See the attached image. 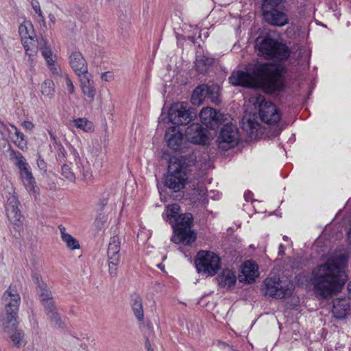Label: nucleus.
<instances>
[{
    "mask_svg": "<svg viewBox=\"0 0 351 351\" xmlns=\"http://www.w3.org/2000/svg\"><path fill=\"white\" fill-rule=\"evenodd\" d=\"M282 71V67L275 64H258L251 74L242 71H233L228 80L233 86L261 88L267 93H274L283 88Z\"/></svg>",
    "mask_w": 351,
    "mask_h": 351,
    "instance_id": "f257e3e1",
    "label": "nucleus"
},
{
    "mask_svg": "<svg viewBox=\"0 0 351 351\" xmlns=\"http://www.w3.org/2000/svg\"><path fill=\"white\" fill-rule=\"evenodd\" d=\"M347 264V256L340 254L317 266L312 272L315 292L322 298H326L339 291L346 282Z\"/></svg>",
    "mask_w": 351,
    "mask_h": 351,
    "instance_id": "f03ea898",
    "label": "nucleus"
},
{
    "mask_svg": "<svg viewBox=\"0 0 351 351\" xmlns=\"http://www.w3.org/2000/svg\"><path fill=\"white\" fill-rule=\"evenodd\" d=\"M180 209V206L177 204L169 205L164 213V217L170 221L173 228L171 241L190 245L196 239L195 233L192 230L193 218L191 213L179 215Z\"/></svg>",
    "mask_w": 351,
    "mask_h": 351,
    "instance_id": "7ed1b4c3",
    "label": "nucleus"
},
{
    "mask_svg": "<svg viewBox=\"0 0 351 351\" xmlns=\"http://www.w3.org/2000/svg\"><path fill=\"white\" fill-rule=\"evenodd\" d=\"M1 194L5 199L7 217L14 226V228L19 230L21 227V213L19 208V202L15 194L14 185L10 180H5L3 182Z\"/></svg>",
    "mask_w": 351,
    "mask_h": 351,
    "instance_id": "20e7f679",
    "label": "nucleus"
},
{
    "mask_svg": "<svg viewBox=\"0 0 351 351\" xmlns=\"http://www.w3.org/2000/svg\"><path fill=\"white\" fill-rule=\"evenodd\" d=\"M186 160L184 156L171 158L169 160L165 185L174 191H178L184 186L186 180L185 169L190 165L189 162H186Z\"/></svg>",
    "mask_w": 351,
    "mask_h": 351,
    "instance_id": "39448f33",
    "label": "nucleus"
},
{
    "mask_svg": "<svg viewBox=\"0 0 351 351\" xmlns=\"http://www.w3.org/2000/svg\"><path fill=\"white\" fill-rule=\"evenodd\" d=\"M258 54L265 59L286 60L290 56L288 47L278 40L267 37L256 44Z\"/></svg>",
    "mask_w": 351,
    "mask_h": 351,
    "instance_id": "423d86ee",
    "label": "nucleus"
},
{
    "mask_svg": "<svg viewBox=\"0 0 351 351\" xmlns=\"http://www.w3.org/2000/svg\"><path fill=\"white\" fill-rule=\"evenodd\" d=\"M44 45L40 47V51L44 57L47 67L51 73L55 80L63 79L64 80L66 89L70 95H73L75 92V87L66 72H64L60 66L56 63V56H53L49 46L43 40Z\"/></svg>",
    "mask_w": 351,
    "mask_h": 351,
    "instance_id": "0eeeda50",
    "label": "nucleus"
},
{
    "mask_svg": "<svg viewBox=\"0 0 351 351\" xmlns=\"http://www.w3.org/2000/svg\"><path fill=\"white\" fill-rule=\"evenodd\" d=\"M195 263L197 271L208 276L215 275L221 267L219 256L210 251L199 252Z\"/></svg>",
    "mask_w": 351,
    "mask_h": 351,
    "instance_id": "6e6552de",
    "label": "nucleus"
},
{
    "mask_svg": "<svg viewBox=\"0 0 351 351\" xmlns=\"http://www.w3.org/2000/svg\"><path fill=\"white\" fill-rule=\"evenodd\" d=\"M265 295L282 299L290 295L293 290V285L289 280H280L277 277H268L264 281Z\"/></svg>",
    "mask_w": 351,
    "mask_h": 351,
    "instance_id": "1a4fd4ad",
    "label": "nucleus"
},
{
    "mask_svg": "<svg viewBox=\"0 0 351 351\" xmlns=\"http://www.w3.org/2000/svg\"><path fill=\"white\" fill-rule=\"evenodd\" d=\"M282 0H265L263 4L264 19L274 26H284L289 22L286 12L279 10Z\"/></svg>",
    "mask_w": 351,
    "mask_h": 351,
    "instance_id": "9d476101",
    "label": "nucleus"
},
{
    "mask_svg": "<svg viewBox=\"0 0 351 351\" xmlns=\"http://www.w3.org/2000/svg\"><path fill=\"white\" fill-rule=\"evenodd\" d=\"M255 104L258 105L259 116L263 122L267 124H276L281 119V113L271 101H266L263 95L256 97Z\"/></svg>",
    "mask_w": 351,
    "mask_h": 351,
    "instance_id": "9b49d317",
    "label": "nucleus"
},
{
    "mask_svg": "<svg viewBox=\"0 0 351 351\" xmlns=\"http://www.w3.org/2000/svg\"><path fill=\"white\" fill-rule=\"evenodd\" d=\"M239 141V134L237 126L231 123L224 124L217 138L219 147L228 149L237 145Z\"/></svg>",
    "mask_w": 351,
    "mask_h": 351,
    "instance_id": "f8f14e48",
    "label": "nucleus"
},
{
    "mask_svg": "<svg viewBox=\"0 0 351 351\" xmlns=\"http://www.w3.org/2000/svg\"><path fill=\"white\" fill-rule=\"evenodd\" d=\"M165 139L167 146L176 152L182 151L188 145L186 136L178 126L169 128L165 132Z\"/></svg>",
    "mask_w": 351,
    "mask_h": 351,
    "instance_id": "ddd939ff",
    "label": "nucleus"
},
{
    "mask_svg": "<svg viewBox=\"0 0 351 351\" xmlns=\"http://www.w3.org/2000/svg\"><path fill=\"white\" fill-rule=\"evenodd\" d=\"M193 117L187 108V104L184 102L173 104L169 111V119L173 124H187Z\"/></svg>",
    "mask_w": 351,
    "mask_h": 351,
    "instance_id": "4468645a",
    "label": "nucleus"
},
{
    "mask_svg": "<svg viewBox=\"0 0 351 351\" xmlns=\"http://www.w3.org/2000/svg\"><path fill=\"white\" fill-rule=\"evenodd\" d=\"M10 128L0 121V132L2 138L4 139L9 138L21 150L27 149V143L24 134L15 125L10 124Z\"/></svg>",
    "mask_w": 351,
    "mask_h": 351,
    "instance_id": "2eb2a0df",
    "label": "nucleus"
},
{
    "mask_svg": "<svg viewBox=\"0 0 351 351\" xmlns=\"http://www.w3.org/2000/svg\"><path fill=\"white\" fill-rule=\"evenodd\" d=\"M219 95L217 86H208L206 84H202L193 90L191 95V103L195 106L201 105L206 97L211 99L212 101H216Z\"/></svg>",
    "mask_w": 351,
    "mask_h": 351,
    "instance_id": "dca6fc26",
    "label": "nucleus"
},
{
    "mask_svg": "<svg viewBox=\"0 0 351 351\" xmlns=\"http://www.w3.org/2000/svg\"><path fill=\"white\" fill-rule=\"evenodd\" d=\"M199 118L202 123L210 129L217 128L227 119L224 114L210 107L204 108L199 113Z\"/></svg>",
    "mask_w": 351,
    "mask_h": 351,
    "instance_id": "f3484780",
    "label": "nucleus"
},
{
    "mask_svg": "<svg viewBox=\"0 0 351 351\" xmlns=\"http://www.w3.org/2000/svg\"><path fill=\"white\" fill-rule=\"evenodd\" d=\"M2 302L5 312L17 313L21 304V297L15 287L10 286L3 293Z\"/></svg>",
    "mask_w": 351,
    "mask_h": 351,
    "instance_id": "a211bd4d",
    "label": "nucleus"
},
{
    "mask_svg": "<svg viewBox=\"0 0 351 351\" xmlns=\"http://www.w3.org/2000/svg\"><path fill=\"white\" fill-rule=\"evenodd\" d=\"M186 136L187 141L194 144L206 145L209 140L207 130L199 123L190 125L186 130Z\"/></svg>",
    "mask_w": 351,
    "mask_h": 351,
    "instance_id": "6ab92c4d",
    "label": "nucleus"
},
{
    "mask_svg": "<svg viewBox=\"0 0 351 351\" xmlns=\"http://www.w3.org/2000/svg\"><path fill=\"white\" fill-rule=\"evenodd\" d=\"M69 63L77 77L88 73L86 61L78 51H73L69 54Z\"/></svg>",
    "mask_w": 351,
    "mask_h": 351,
    "instance_id": "aec40b11",
    "label": "nucleus"
},
{
    "mask_svg": "<svg viewBox=\"0 0 351 351\" xmlns=\"http://www.w3.org/2000/svg\"><path fill=\"white\" fill-rule=\"evenodd\" d=\"M78 80L82 95L93 101L97 93L95 83L93 79V75L88 73L79 76Z\"/></svg>",
    "mask_w": 351,
    "mask_h": 351,
    "instance_id": "412c9836",
    "label": "nucleus"
},
{
    "mask_svg": "<svg viewBox=\"0 0 351 351\" xmlns=\"http://www.w3.org/2000/svg\"><path fill=\"white\" fill-rule=\"evenodd\" d=\"M259 276L258 267L253 261H245L241 267V275L239 276L240 282H253Z\"/></svg>",
    "mask_w": 351,
    "mask_h": 351,
    "instance_id": "4be33fe9",
    "label": "nucleus"
},
{
    "mask_svg": "<svg viewBox=\"0 0 351 351\" xmlns=\"http://www.w3.org/2000/svg\"><path fill=\"white\" fill-rule=\"evenodd\" d=\"M20 178L29 194L36 196L38 194V189L33 177L30 167L23 168L19 171Z\"/></svg>",
    "mask_w": 351,
    "mask_h": 351,
    "instance_id": "5701e85b",
    "label": "nucleus"
},
{
    "mask_svg": "<svg viewBox=\"0 0 351 351\" xmlns=\"http://www.w3.org/2000/svg\"><path fill=\"white\" fill-rule=\"evenodd\" d=\"M16 314L6 313L0 318V330L5 334H11L17 328Z\"/></svg>",
    "mask_w": 351,
    "mask_h": 351,
    "instance_id": "b1692460",
    "label": "nucleus"
},
{
    "mask_svg": "<svg viewBox=\"0 0 351 351\" xmlns=\"http://www.w3.org/2000/svg\"><path fill=\"white\" fill-rule=\"evenodd\" d=\"M217 280L221 287L230 289L234 286L237 277L232 270L225 269L218 275Z\"/></svg>",
    "mask_w": 351,
    "mask_h": 351,
    "instance_id": "393cba45",
    "label": "nucleus"
},
{
    "mask_svg": "<svg viewBox=\"0 0 351 351\" xmlns=\"http://www.w3.org/2000/svg\"><path fill=\"white\" fill-rule=\"evenodd\" d=\"M349 311L350 305L346 299H337L333 301L332 313L335 317L344 318Z\"/></svg>",
    "mask_w": 351,
    "mask_h": 351,
    "instance_id": "a878e982",
    "label": "nucleus"
},
{
    "mask_svg": "<svg viewBox=\"0 0 351 351\" xmlns=\"http://www.w3.org/2000/svg\"><path fill=\"white\" fill-rule=\"evenodd\" d=\"M121 242L117 236H113L110 239L108 247V257L109 260L114 261L116 259H121L120 254Z\"/></svg>",
    "mask_w": 351,
    "mask_h": 351,
    "instance_id": "bb28decb",
    "label": "nucleus"
},
{
    "mask_svg": "<svg viewBox=\"0 0 351 351\" xmlns=\"http://www.w3.org/2000/svg\"><path fill=\"white\" fill-rule=\"evenodd\" d=\"M58 228L60 231L61 239L66 243V247L71 250H77L80 248L79 242L76 239L66 232V228L62 225H60Z\"/></svg>",
    "mask_w": 351,
    "mask_h": 351,
    "instance_id": "cd10ccee",
    "label": "nucleus"
},
{
    "mask_svg": "<svg viewBox=\"0 0 351 351\" xmlns=\"http://www.w3.org/2000/svg\"><path fill=\"white\" fill-rule=\"evenodd\" d=\"M37 292L39 295V300L46 310L53 308V306H55L54 301L48 286L38 290Z\"/></svg>",
    "mask_w": 351,
    "mask_h": 351,
    "instance_id": "c85d7f7f",
    "label": "nucleus"
},
{
    "mask_svg": "<svg viewBox=\"0 0 351 351\" xmlns=\"http://www.w3.org/2000/svg\"><path fill=\"white\" fill-rule=\"evenodd\" d=\"M131 306L136 318L142 322L144 319V311L142 298L139 295H134L131 300Z\"/></svg>",
    "mask_w": 351,
    "mask_h": 351,
    "instance_id": "c756f323",
    "label": "nucleus"
},
{
    "mask_svg": "<svg viewBox=\"0 0 351 351\" xmlns=\"http://www.w3.org/2000/svg\"><path fill=\"white\" fill-rule=\"evenodd\" d=\"M22 44L24 47L26 53L29 56H34L38 51V41L35 39V36L27 38L23 40H21Z\"/></svg>",
    "mask_w": 351,
    "mask_h": 351,
    "instance_id": "7c9ffc66",
    "label": "nucleus"
},
{
    "mask_svg": "<svg viewBox=\"0 0 351 351\" xmlns=\"http://www.w3.org/2000/svg\"><path fill=\"white\" fill-rule=\"evenodd\" d=\"M10 157L19 171L29 166L25 157L19 152L11 149Z\"/></svg>",
    "mask_w": 351,
    "mask_h": 351,
    "instance_id": "2f4dec72",
    "label": "nucleus"
},
{
    "mask_svg": "<svg viewBox=\"0 0 351 351\" xmlns=\"http://www.w3.org/2000/svg\"><path fill=\"white\" fill-rule=\"evenodd\" d=\"M243 128L248 132L252 136L256 134L260 129V124L256 121L255 118H248L243 119L242 123Z\"/></svg>",
    "mask_w": 351,
    "mask_h": 351,
    "instance_id": "473e14b6",
    "label": "nucleus"
},
{
    "mask_svg": "<svg viewBox=\"0 0 351 351\" xmlns=\"http://www.w3.org/2000/svg\"><path fill=\"white\" fill-rule=\"evenodd\" d=\"M19 33L21 38V40L34 36V27L31 21H25L21 23L19 27Z\"/></svg>",
    "mask_w": 351,
    "mask_h": 351,
    "instance_id": "72a5a7b5",
    "label": "nucleus"
},
{
    "mask_svg": "<svg viewBox=\"0 0 351 351\" xmlns=\"http://www.w3.org/2000/svg\"><path fill=\"white\" fill-rule=\"evenodd\" d=\"M213 58L203 56H197L195 62V66L198 71L204 73L206 71L208 67L213 63Z\"/></svg>",
    "mask_w": 351,
    "mask_h": 351,
    "instance_id": "f704fd0d",
    "label": "nucleus"
},
{
    "mask_svg": "<svg viewBox=\"0 0 351 351\" xmlns=\"http://www.w3.org/2000/svg\"><path fill=\"white\" fill-rule=\"evenodd\" d=\"M73 125L85 132H90L93 130V123L86 118H77L73 121Z\"/></svg>",
    "mask_w": 351,
    "mask_h": 351,
    "instance_id": "c9c22d12",
    "label": "nucleus"
},
{
    "mask_svg": "<svg viewBox=\"0 0 351 351\" xmlns=\"http://www.w3.org/2000/svg\"><path fill=\"white\" fill-rule=\"evenodd\" d=\"M9 335L13 345L19 348L25 344L24 333L21 330L16 328Z\"/></svg>",
    "mask_w": 351,
    "mask_h": 351,
    "instance_id": "e433bc0d",
    "label": "nucleus"
},
{
    "mask_svg": "<svg viewBox=\"0 0 351 351\" xmlns=\"http://www.w3.org/2000/svg\"><path fill=\"white\" fill-rule=\"evenodd\" d=\"M40 92L43 95L51 97L54 92V83L52 80H46L40 84Z\"/></svg>",
    "mask_w": 351,
    "mask_h": 351,
    "instance_id": "4c0bfd02",
    "label": "nucleus"
},
{
    "mask_svg": "<svg viewBox=\"0 0 351 351\" xmlns=\"http://www.w3.org/2000/svg\"><path fill=\"white\" fill-rule=\"evenodd\" d=\"M69 150L71 152V154L73 156L77 168L80 169V172L84 175V176L86 178L88 176V171L85 172L84 166L83 165L82 160L77 150L73 146H70Z\"/></svg>",
    "mask_w": 351,
    "mask_h": 351,
    "instance_id": "58836bf2",
    "label": "nucleus"
},
{
    "mask_svg": "<svg viewBox=\"0 0 351 351\" xmlns=\"http://www.w3.org/2000/svg\"><path fill=\"white\" fill-rule=\"evenodd\" d=\"M46 311H47V316L51 319V321L54 324V325L60 326V318L58 313L56 311L55 306H53V308H48Z\"/></svg>",
    "mask_w": 351,
    "mask_h": 351,
    "instance_id": "ea45409f",
    "label": "nucleus"
},
{
    "mask_svg": "<svg viewBox=\"0 0 351 351\" xmlns=\"http://www.w3.org/2000/svg\"><path fill=\"white\" fill-rule=\"evenodd\" d=\"M61 173L64 178L69 181H73L75 180L74 173L71 171L70 167L67 165H64L62 167Z\"/></svg>",
    "mask_w": 351,
    "mask_h": 351,
    "instance_id": "a19ab883",
    "label": "nucleus"
},
{
    "mask_svg": "<svg viewBox=\"0 0 351 351\" xmlns=\"http://www.w3.org/2000/svg\"><path fill=\"white\" fill-rule=\"evenodd\" d=\"M121 259H116L115 261L109 260L108 263V271L109 274L112 276H117V265L119 264Z\"/></svg>",
    "mask_w": 351,
    "mask_h": 351,
    "instance_id": "79ce46f5",
    "label": "nucleus"
},
{
    "mask_svg": "<svg viewBox=\"0 0 351 351\" xmlns=\"http://www.w3.org/2000/svg\"><path fill=\"white\" fill-rule=\"evenodd\" d=\"M31 5L34 10V12L38 14L39 19L40 21H45V16L43 14V12L40 9V5L39 2L37 0H32Z\"/></svg>",
    "mask_w": 351,
    "mask_h": 351,
    "instance_id": "37998d69",
    "label": "nucleus"
},
{
    "mask_svg": "<svg viewBox=\"0 0 351 351\" xmlns=\"http://www.w3.org/2000/svg\"><path fill=\"white\" fill-rule=\"evenodd\" d=\"M32 280L34 284L37 286V291L47 287V285L43 282L40 275L37 274H34L32 276Z\"/></svg>",
    "mask_w": 351,
    "mask_h": 351,
    "instance_id": "c03bdc74",
    "label": "nucleus"
},
{
    "mask_svg": "<svg viewBox=\"0 0 351 351\" xmlns=\"http://www.w3.org/2000/svg\"><path fill=\"white\" fill-rule=\"evenodd\" d=\"M113 74L110 71L104 72L101 74V79L106 82H110L113 79Z\"/></svg>",
    "mask_w": 351,
    "mask_h": 351,
    "instance_id": "a18cd8bd",
    "label": "nucleus"
},
{
    "mask_svg": "<svg viewBox=\"0 0 351 351\" xmlns=\"http://www.w3.org/2000/svg\"><path fill=\"white\" fill-rule=\"evenodd\" d=\"M21 125L26 130H32L34 128V124L29 121H23Z\"/></svg>",
    "mask_w": 351,
    "mask_h": 351,
    "instance_id": "49530a36",
    "label": "nucleus"
},
{
    "mask_svg": "<svg viewBox=\"0 0 351 351\" xmlns=\"http://www.w3.org/2000/svg\"><path fill=\"white\" fill-rule=\"evenodd\" d=\"M49 19L51 22L55 23L56 17H55V16L53 14H49Z\"/></svg>",
    "mask_w": 351,
    "mask_h": 351,
    "instance_id": "de8ad7c7",
    "label": "nucleus"
},
{
    "mask_svg": "<svg viewBox=\"0 0 351 351\" xmlns=\"http://www.w3.org/2000/svg\"><path fill=\"white\" fill-rule=\"evenodd\" d=\"M284 254V246L280 244L279 246V254L282 255Z\"/></svg>",
    "mask_w": 351,
    "mask_h": 351,
    "instance_id": "09e8293b",
    "label": "nucleus"
},
{
    "mask_svg": "<svg viewBox=\"0 0 351 351\" xmlns=\"http://www.w3.org/2000/svg\"><path fill=\"white\" fill-rule=\"evenodd\" d=\"M145 345H146L147 351H154V350L151 348V345L149 342H146Z\"/></svg>",
    "mask_w": 351,
    "mask_h": 351,
    "instance_id": "8fccbe9b",
    "label": "nucleus"
},
{
    "mask_svg": "<svg viewBox=\"0 0 351 351\" xmlns=\"http://www.w3.org/2000/svg\"><path fill=\"white\" fill-rule=\"evenodd\" d=\"M348 239L351 242V227L348 234Z\"/></svg>",
    "mask_w": 351,
    "mask_h": 351,
    "instance_id": "3c124183",
    "label": "nucleus"
},
{
    "mask_svg": "<svg viewBox=\"0 0 351 351\" xmlns=\"http://www.w3.org/2000/svg\"><path fill=\"white\" fill-rule=\"evenodd\" d=\"M100 222H101L100 220L97 219L95 223L96 226H99ZM101 224L102 225V223H101Z\"/></svg>",
    "mask_w": 351,
    "mask_h": 351,
    "instance_id": "603ef678",
    "label": "nucleus"
},
{
    "mask_svg": "<svg viewBox=\"0 0 351 351\" xmlns=\"http://www.w3.org/2000/svg\"><path fill=\"white\" fill-rule=\"evenodd\" d=\"M49 133V135H50L51 138H53V139H55L54 135L51 132H50Z\"/></svg>",
    "mask_w": 351,
    "mask_h": 351,
    "instance_id": "864d4df0",
    "label": "nucleus"
},
{
    "mask_svg": "<svg viewBox=\"0 0 351 351\" xmlns=\"http://www.w3.org/2000/svg\"><path fill=\"white\" fill-rule=\"evenodd\" d=\"M283 239H284L285 241H286V240L287 239V236H284Z\"/></svg>",
    "mask_w": 351,
    "mask_h": 351,
    "instance_id": "5fc2aeb1",
    "label": "nucleus"
},
{
    "mask_svg": "<svg viewBox=\"0 0 351 351\" xmlns=\"http://www.w3.org/2000/svg\"><path fill=\"white\" fill-rule=\"evenodd\" d=\"M245 199L248 200V199H247V195L246 193L245 194Z\"/></svg>",
    "mask_w": 351,
    "mask_h": 351,
    "instance_id": "6e6d98bb",
    "label": "nucleus"
},
{
    "mask_svg": "<svg viewBox=\"0 0 351 351\" xmlns=\"http://www.w3.org/2000/svg\"><path fill=\"white\" fill-rule=\"evenodd\" d=\"M0 351H2V350L0 349Z\"/></svg>",
    "mask_w": 351,
    "mask_h": 351,
    "instance_id": "4d7b16f0",
    "label": "nucleus"
}]
</instances>
